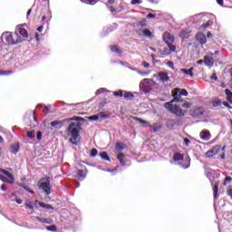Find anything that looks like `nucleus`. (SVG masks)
Returning a JSON list of instances; mask_svg holds the SVG:
<instances>
[{"label": "nucleus", "instance_id": "f257e3e1", "mask_svg": "<svg viewBox=\"0 0 232 232\" xmlns=\"http://www.w3.org/2000/svg\"><path fill=\"white\" fill-rule=\"evenodd\" d=\"M81 122H73L71 121L67 127V135L68 137H71L69 141H71L72 144H74L77 146L79 144V141L81 140L80 137L81 135V128H82Z\"/></svg>", "mask_w": 232, "mask_h": 232}, {"label": "nucleus", "instance_id": "f03ea898", "mask_svg": "<svg viewBox=\"0 0 232 232\" xmlns=\"http://www.w3.org/2000/svg\"><path fill=\"white\" fill-rule=\"evenodd\" d=\"M173 160H174V162H179V166H181V168H183V169H188V168H189V166H191V159L186 158L184 160V154H180L179 152H177L173 155Z\"/></svg>", "mask_w": 232, "mask_h": 232}, {"label": "nucleus", "instance_id": "7ed1b4c3", "mask_svg": "<svg viewBox=\"0 0 232 232\" xmlns=\"http://www.w3.org/2000/svg\"><path fill=\"white\" fill-rule=\"evenodd\" d=\"M24 26H26V24L16 26L14 37H16L18 43H23V41H26V39H28V31H26Z\"/></svg>", "mask_w": 232, "mask_h": 232}, {"label": "nucleus", "instance_id": "20e7f679", "mask_svg": "<svg viewBox=\"0 0 232 232\" xmlns=\"http://www.w3.org/2000/svg\"><path fill=\"white\" fill-rule=\"evenodd\" d=\"M1 41L4 44H19V41L15 34H13L11 32H5L1 35Z\"/></svg>", "mask_w": 232, "mask_h": 232}, {"label": "nucleus", "instance_id": "39448f33", "mask_svg": "<svg viewBox=\"0 0 232 232\" xmlns=\"http://www.w3.org/2000/svg\"><path fill=\"white\" fill-rule=\"evenodd\" d=\"M37 186L38 188H41V189H43V191L46 195H50L52 193V185H50V177L42 178L40 180H38Z\"/></svg>", "mask_w": 232, "mask_h": 232}, {"label": "nucleus", "instance_id": "423d86ee", "mask_svg": "<svg viewBox=\"0 0 232 232\" xmlns=\"http://www.w3.org/2000/svg\"><path fill=\"white\" fill-rule=\"evenodd\" d=\"M221 146L220 145H215L211 148V150H208L205 153L206 159H213L216 155H218L220 153Z\"/></svg>", "mask_w": 232, "mask_h": 232}, {"label": "nucleus", "instance_id": "0eeeda50", "mask_svg": "<svg viewBox=\"0 0 232 232\" xmlns=\"http://www.w3.org/2000/svg\"><path fill=\"white\" fill-rule=\"evenodd\" d=\"M164 43L166 44H173L175 43V36L169 32H165L162 35Z\"/></svg>", "mask_w": 232, "mask_h": 232}, {"label": "nucleus", "instance_id": "6e6552de", "mask_svg": "<svg viewBox=\"0 0 232 232\" xmlns=\"http://www.w3.org/2000/svg\"><path fill=\"white\" fill-rule=\"evenodd\" d=\"M171 113H174V115H177L178 117H184L188 113L187 111L182 110V108L174 105V107L171 109Z\"/></svg>", "mask_w": 232, "mask_h": 232}, {"label": "nucleus", "instance_id": "1a4fd4ad", "mask_svg": "<svg viewBox=\"0 0 232 232\" xmlns=\"http://www.w3.org/2000/svg\"><path fill=\"white\" fill-rule=\"evenodd\" d=\"M225 93L227 95L226 102H222L223 106H225V108H227L229 106V104H232V92L229 89H226L225 90Z\"/></svg>", "mask_w": 232, "mask_h": 232}, {"label": "nucleus", "instance_id": "9d476101", "mask_svg": "<svg viewBox=\"0 0 232 232\" xmlns=\"http://www.w3.org/2000/svg\"><path fill=\"white\" fill-rule=\"evenodd\" d=\"M190 115L192 117H195L196 119H198V117H202V115H204V108L198 107V108L190 111Z\"/></svg>", "mask_w": 232, "mask_h": 232}, {"label": "nucleus", "instance_id": "9b49d317", "mask_svg": "<svg viewBox=\"0 0 232 232\" xmlns=\"http://www.w3.org/2000/svg\"><path fill=\"white\" fill-rule=\"evenodd\" d=\"M110 115L106 114L105 112H99L96 115H92L88 117L89 121H99V119H109Z\"/></svg>", "mask_w": 232, "mask_h": 232}, {"label": "nucleus", "instance_id": "f8f14e48", "mask_svg": "<svg viewBox=\"0 0 232 232\" xmlns=\"http://www.w3.org/2000/svg\"><path fill=\"white\" fill-rule=\"evenodd\" d=\"M180 88H175L174 89V93L172 95L173 97V100H172V102H183L184 100H181V95H180Z\"/></svg>", "mask_w": 232, "mask_h": 232}, {"label": "nucleus", "instance_id": "ddd939ff", "mask_svg": "<svg viewBox=\"0 0 232 232\" xmlns=\"http://www.w3.org/2000/svg\"><path fill=\"white\" fill-rule=\"evenodd\" d=\"M196 41L199 43V44H206V43H208V37L204 33H198L196 34Z\"/></svg>", "mask_w": 232, "mask_h": 232}, {"label": "nucleus", "instance_id": "4468645a", "mask_svg": "<svg viewBox=\"0 0 232 232\" xmlns=\"http://www.w3.org/2000/svg\"><path fill=\"white\" fill-rule=\"evenodd\" d=\"M191 29H184L180 31L179 37H181V39H189V37H191Z\"/></svg>", "mask_w": 232, "mask_h": 232}, {"label": "nucleus", "instance_id": "2eb2a0df", "mask_svg": "<svg viewBox=\"0 0 232 232\" xmlns=\"http://www.w3.org/2000/svg\"><path fill=\"white\" fill-rule=\"evenodd\" d=\"M199 135L201 140H210L211 139V132H209L208 130H203Z\"/></svg>", "mask_w": 232, "mask_h": 232}, {"label": "nucleus", "instance_id": "dca6fc26", "mask_svg": "<svg viewBox=\"0 0 232 232\" xmlns=\"http://www.w3.org/2000/svg\"><path fill=\"white\" fill-rule=\"evenodd\" d=\"M1 173H3L4 175H5V177H8V179H10V181H7L8 184H14V182H15V179L14 178V175L12 173H10L8 170H5L2 169Z\"/></svg>", "mask_w": 232, "mask_h": 232}, {"label": "nucleus", "instance_id": "f3484780", "mask_svg": "<svg viewBox=\"0 0 232 232\" xmlns=\"http://www.w3.org/2000/svg\"><path fill=\"white\" fill-rule=\"evenodd\" d=\"M204 63H205L206 66L211 67V66H213V64H215V60L211 56L206 55V56H204Z\"/></svg>", "mask_w": 232, "mask_h": 232}, {"label": "nucleus", "instance_id": "a211bd4d", "mask_svg": "<svg viewBox=\"0 0 232 232\" xmlns=\"http://www.w3.org/2000/svg\"><path fill=\"white\" fill-rule=\"evenodd\" d=\"M36 220H38L39 222H42L43 224H53V219H52L51 218H41V217H36L35 218Z\"/></svg>", "mask_w": 232, "mask_h": 232}, {"label": "nucleus", "instance_id": "6ab92c4d", "mask_svg": "<svg viewBox=\"0 0 232 232\" xmlns=\"http://www.w3.org/2000/svg\"><path fill=\"white\" fill-rule=\"evenodd\" d=\"M211 105L213 108H219V106H222V100H220V98H214L211 101Z\"/></svg>", "mask_w": 232, "mask_h": 232}, {"label": "nucleus", "instance_id": "aec40b11", "mask_svg": "<svg viewBox=\"0 0 232 232\" xmlns=\"http://www.w3.org/2000/svg\"><path fill=\"white\" fill-rule=\"evenodd\" d=\"M35 203L38 204V206H40V208H44V209H54L52 205L50 204H46L43 201H39V200H35Z\"/></svg>", "mask_w": 232, "mask_h": 232}, {"label": "nucleus", "instance_id": "412c9836", "mask_svg": "<svg viewBox=\"0 0 232 232\" xmlns=\"http://www.w3.org/2000/svg\"><path fill=\"white\" fill-rule=\"evenodd\" d=\"M126 148H128L127 144H124L122 142H116V145H115L116 151H122L126 150Z\"/></svg>", "mask_w": 232, "mask_h": 232}, {"label": "nucleus", "instance_id": "4be33fe9", "mask_svg": "<svg viewBox=\"0 0 232 232\" xmlns=\"http://www.w3.org/2000/svg\"><path fill=\"white\" fill-rule=\"evenodd\" d=\"M159 79L160 81H162V82H168V81H169V76H168V73L161 72L159 73Z\"/></svg>", "mask_w": 232, "mask_h": 232}, {"label": "nucleus", "instance_id": "5701e85b", "mask_svg": "<svg viewBox=\"0 0 232 232\" xmlns=\"http://www.w3.org/2000/svg\"><path fill=\"white\" fill-rule=\"evenodd\" d=\"M71 121H76V122H84V118L79 117V116H74L70 119H65L63 122H71Z\"/></svg>", "mask_w": 232, "mask_h": 232}, {"label": "nucleus", "instance_id": "b1692460", "mask_svg": "<svg viewBox=\"0 0 232 232\" xmlns=\"http://www.w3.org/2000/svg\"><path fill=\"white\" fill-rule=\"evenodd\" d=\"M124 99H127V101H133L135 99V95H133L130 92L124 91L123 92Z\"/></svg>", "mask_w": 232, "mask_h": 232}, {"label": "nucleus", "instance_id": "393cba45", "mask_svg": "<svg viewBox=\"0 0 232 232\" xmlns=\"http://www.w3.org/2000/svg\"><path fill=\"white\" fill-rule=\"evenodd\" d=\"M193 70H195V68L191 67L189 69H181L180 72H181V73L189 75V77H193Z\"/></svg>", "mask_w": 232, "mask_h": 232}, {"label": "nucleus", "instance_id": "a878e982", "mask_svg": "<svg viewBox=\"0 0 232 232\" xmlns=\"http://www.w3.org/2000/svg\"><path fill=\"white\" fill-rule=\"evenodd\" d=\"M150 128L152 131H154V133H157V131H160V130L162 129V126L160 125V123H154L150 125Z\"/></svg>", "mask_w": 232, "mask_h": 232}, {"label": "nucleus", "instance_id": "bb28decb", "mask_svg": "<svg viewBox=\"0 0 232 232\" xmlns=\"http://www.w3.org/2000/svg\"><path fill=\"white\" fill-rule=\"evenodd\" d=\"M117 159L120 161L121 166H126V161H124V153L120 152L117 155Z\"/></svg>", "mask_w": 232, "mask_h": 232}, {"label": "nucleus", "instance_id": "cd10ccee", "mask_svg": "<svg viewBox=\"0 0 232 232\" xmlns=\"http://www.w3.org/2000/svg\"><path fill=\"white\" fill-rule=\"evenodd\" d=\"M111 51L113 52V53H118L119 55H122V50H121L119 45L111 46Z\"/></svg>", "mask_w": 232, "mask_h": 232}, {"label": "nucleus", "instance_id": "c85d7f7f", "mask_svg": "<svg viewBox=\"0 0 232 232\" xmlns=\"http://www.w3.org/2000/svg\"><path fill=\"white\" fill-rule=\"evenodd\" d=\"M19 151V143H14L11 145V153H17Z\"/></svg>", "mask_w": 232, "mask_h": 232}, {"label": "nucleus", "instance_id": "c756f323", "mask_svg": "<svg viewBox=\"0 0 232 232\" xmlns=\"http://www.w3.org/2000/svg\"><path fill=\"white\" fill-rule=\"evenodd\" d=\"M164 106L167 110H169V111H171V110H173V108H175V105H173L172 100L170 102H165Z\"/></svg>", "mask_w": 232, "mask_h": 232}, {"label": "nucleus", "instance_id": "7c9ffc66", "mask_svg": "<svg viewBox=\"0 0 232 232\" xmlns=\"http://www.w3.org/2000/svg\"><path fill=\"white\" fill-rule=\"evenodd\" d=\"M35 204H37L35 201H27L25 202L24 206L28 209H32V211H34V206H35Z\"/></svg>", "mask_w": 232, "mask_h": 232}, {"label": "nucleus", "instance_id": "2f4dec72", "mask_svg": "<svg viewBox=\"0 0 232 232\" xmlns=\"http://www.w3.org/2000/svg\"><path fill=\"white\" fill-rule=\"evenodd\" d=\"M76 175L77 177H79V179H82V180H84V179H86V174L82 169H78Z\"/></svg>", "mask_w": 232, "mask_h": 232}, {"label": "nucleus", "instance_id": "473e14b6", "mask_svg": "<svg viewBox=\"0 0 232 232\" xmlns=\"http://www.w3.org/2000/svg\"><path fill=\"white\" fill-rule=\"evenodd\" d=\"M142 34H143L144 37H150V39H151V37H153V34L148 28L144 29L142 31Z\"/></svg>", "mask_w": 232, "mask_h": 232}, {"label": "nucleus", "instance_id": "72a5a7b5", "mask_svg": "<svg viewBox=\"0 0 232 232\" xmlns=\"http://www.w3.org/2000/svg\"><path fill=\"white\" fill-rule=\"evenodd\" d=\"M218 183H215L213 192H214V198L217 199L218 198Z\"/></svg>", "mask_w": 232, "mask_h": 232}, {"label": "nucleus", "instance_id": "f704fd0d", "mask_svg": "<svg viewBox=\"0 0 232 232\" xmlns=\"http://www.w3.org/2000/svg\"><path fill=\"white\" fill-rule=\"evenodd\" d=\"M100 157L103 160H107L108 162H110V156L108 155V152L103 151L100 153Z\"/></svg>", "mask_w": 232, "mask_h": 232}, {"label": "nucleus", "instance_id": "c9c22d12", "mask_svg": "<svg viewBox=\"0 0 232 232\" xmlns=\"http://www.w3.org/2000/svg\"><path fill=\"white\" fill-rule=\"evenodd\" d=\"M133 121H136L139 124H141L142 126H146V124H148L147 121H144L139 117H133Z\"/></svg>", "mask_w": 232, "mask_h": 232}, {"label": "nucleus", "instance_id": "e433bc0d", "mask_svg": "<svg viewBox=\"0 0 232 232\" xmlns=\"http://www.w3.org/2000/svg\"><path fill=\"white\" fill-rule=\"evenodd\" d=\"M66 122H68V121H64V120L63 121H53L51 122V126L53 128H55V126H59V124H64Z\"/></svg>", "mask_w": 232, "mask_h": 232}, {"label": "nucleus", "instance_id": "4c0bfd02", "mask_svg": "<svg viewBox=\"0 0 232 232\" xmlns=\"http://www.w3.org/2000/svg\"><path fill=\"white\" fill-rule=\"evenodd\" d=\"M114 97H124V91L123 90H118L113 92Z\"/></svg>", "mask_w": 232, "mask_h": 232}, {"label": "nucleus", "instance_id": "58836bf2", "mask_svg": "<svg viewBox=\"0 0 232 232\" xmlns=\"http://www.w3.org/2000/svg\"><path fill=\"white\" fill-rule=\"evenodd\" d=\"M99 0H85L83 2L84 5H90L91 6H93L95 5H97Z\"/></svg>", "mask_w": 232, "mask_h": 232}, {"label": "nucleus", "instance_id": "ea45409f", "mask_svg": "<svg viewBox=\"0 0 232 232\" xmlns=\"http://www.w3.org/2000/svg\"><path fill=\"white\" fill-rule=\"evenodd\" d=\"M171 52L169 51V47H164L162 51H160L161 55H169Z\"/></svg>", "mask_w": 232, "mask_h": 232}, {"label": "nucleus", "instance_id": "a19ab883", "mask_svg": "<svg viewBox=\"0 0 232 232\" xmlns=\"http://www.w3.org/2000/svg\"><path fill=\"white\" fill-rule=\"evenodd\" d=\"M170 53H173L177 50V46L173 44H167Z\"/></svg>", "mask_w": 232, "mask_h": 232}, {"label": "nucleus", "instance_id": "79ce46f5", "mask_svg": "<svg viewBox=\"0 0 232 232\" xmlns=\"http://www.w3.org/2000/svg\"><path fill=\"white\" fill-rule=\"evenodd\" d=\"M232 179L229 176H227L225 178V180L223 182V186H227V184H231Z\"/></svg>", "mask_w": 232, "mask_h": 232}, {"label": "nucleus", "instance_id": "37998d69", "mask_svg": "<svg viewBox=\"0 0 232 232\" xmlns=\"http://www.w3.org/2000/svg\"><path fill=\"white\" fill-rule=\"evenodd\" d=\"M138 26H140L141 28H146L148 26V24H146V20H140L139 23H138Z\"/></svg>", "mask_w": 232, "mask_h": 232}, {"label": "nucleus", "instance_id": "c03bdc74", "mask_svg": "<svg viewBox=\"0 0 232 232\" xmlns=\"http://www.w3.org/2000/svg\"><path fill=\"white\" fill-rule=\"evenodd\" d=\"M47 231L56 232L57 227L55 225H52L46 227Z\"/></svg>", "mask_w": 232, "mask_h": 232}, {"label": "nucleus", "instance_id": "a18cd8bd", "mask_svg": "<svg viewBox=\"0 0 232 232\" xmlns=\"http://www.w3.org/2000/svg\"><path fill=\"white\" fill-rule=\"evenodd\" d=\"M179 93L183 97H188V91L186 89H179Z\"/></svg>", "mask_w": 232, "mask_h": 232}, {"label": "nucleus", "instance_id": "49530a36", "mask_svg": "<svg viewBox=\"0 0 232 232\" xmlns=\"http://www.w3.org/2000/svg\"><path fill=\"white\" fill-rule=\"evenodd\" d=\"M28 139H34L35 137V130L27 131Z\"/></svg>", "mask_w": 232, "mask_h": 232}, {"label": "nucleus", "instance_id": "de8ad7c7", "mask_svg": "<svg viewBox=\"0 0 232 232\" xmlns=\"http://www.w3.org/2000/svg\"><path fill=\"white\" fill-rule=\"evenodd\" d=\"M181 107L189 110V108H191V102H185L183 104H181Z\"/></svg>", "mask_w": 232, "mask_h": 232}, {"label": "nucleus", "instance_id": "09e8293b", "mask_svg": "<svg viewBox=\"0 0 232 232\" xmlns=\"http://www.w3.org/2000/svg\"><path fill=\"white\" fill-rule=\"evenodd\" d=\"M98 153H99V150H97V149H92L91 150V157H97Z\"/></svg>", "mask_w": 232, "mask_h": 232}, {"label": "nucleus", "instance_id": "8fccbe9b", "mask_svg": "<svg viewBox=\"0 0 232 232\" xmlns=\"http://www.w3.org/2000/svg\"><path fill=\"white\" fill-rule=\"evenodd\" d=\"M43 113H44V115H48V113H50V109L48 106H44L43 108Z\"/></svg>", "mask_w": 232, "mask_h": 232}, {"label": "nucleus", "instance_id": "3c124183", "mask_svg": "<svg viewBox=\"0 0 232 232\" xmlns=\"http://www.w3.org/2000/svg\"><path fill=\"white\" fill-rule=\"evenodd\" d=\"M0 180H2V182H6L7 184L8 182H10V179H8L6 177H5L2 174H0Z\"/></svg>", "mask_w": 232, "mask_h": 232}, {"label": "nucleus", "instance_id": "603ef678", "mask_svg": "<svg viewBox=\"0 0 232 232\" xmlns=\"http://www.w3.org/2000/svg\"><path fill=\"white\" fill-rule=\"evenodd\" d=\"M105 91V88H100L96 91L95 95H101V93H104Z\"/></svg>", "mask_w": 232, "mask_h": 232}, {"label": "nucleus", "instance_id": "864d4df0", "mask_svg": "<svg viewBox=\"0 0 232 232\" xmlns=\"http://www.w3.org/2000/svg\"><path fill=\"white\" fill-rule=\"evenodd\" d=\"M108 100L107 99H103V101L102 102H100V108H104V106H106V104H108Z\"/></svg>", "mask_w": 232, "mask_h": 232}, {"label": "nucleus", "instance_id": "5fc2aeb1", "mask_svg": "<svg viewBox=\"0 0 232 232\" xmlns=\"http://www.w3.org/2000/svg\"><path fill=\"white\" fill-rule=\"evenodd\" d=\"M36 139H37V140H41L43 139V132L37 131Z\"/></svg>", "mask_w": 232, "mask_h": 232}, {"label": "nucleus", "instance_id": "6e6d98bb", "mask_svg": "<svg viewBox=\"0 0 232 232\" xmlns=\"http://www.w3.org/2000/svg\"><path fill=\"white\" fill-rule=\"evenodd\" d=\"M142 0H131L130 5H140Z\"/></svg>", "mask_w": 232, "mask_h": 232}, {"label": "nucleus", "instance_id": "4d7b16f0", "mask_svg": "<svg viewBox=\"0 0 232 232\" xmlns=\"http://www.w3.org/2000/svg\"><path fill=\"white\" fill-rule=\"evenodd\" d=\"M167 65L169 66V68H171V70L175 69V64H173V62L169 61L167 63Z\"/></svg>", "mask_w": 232, "mask_h": 232}, {"label": "nucleus", "instance_id": "13d9d810", "mask_svg": "<svg viewBox=\"0 0 232 232\" xmlns=\"http://www.w3.org/2000/svg\"><path fill=\"white\" fill-rule=\"evenodd\" d=\"M227 191V195L232 199V188L229 187Z\"/></svg>", "mask_w": 232, "mask_h": 232}, {"label": "nucleus", "instance_id": "bf43d9fd", "mask_svg": "<svg viewBox=\"0 0 232 232\" xmlns=\"http://www.w3.org/2000/svg\"><path fill=\"white\" fill-rule=\"evenodd\" d=\"M183 140H184L185 146H189V144H191V141L188 138H185Z\"/></svg>", "mask_w": 232, "mask_h": 232}, {"label": "nucleus", "instance_id": "052dcab7", "mask_svg": "<svg viewBox=\"0 0 232 232\" xmlns=\"http://www.w3.org/2000/svg\"><path fill=\"white\" fill-rule=\"evenodd\" d=\"M24 189H25V191H28V193H31V195H34L35 194V192L33 189H31L30 188H28V187H25Z\"/></svg>", "mask_w": 232, "mask_h": 232}, {"label": "nucleus", "instance_id": "680f3d73", "mask_svg": "<svg viewBox=\"0 0 232 232\" xmlns=\"http://www.w3.org/2000/svg\"><path fill=\"white\" fill-rule=\"evenodd\" d=\"M149 3H151L152 5H159L160 3V0H147Z\"/></svg>", "mask_w": 232, "mask_h": 232}, {"label": "nucleus", "instance_id": "e2e57ef3", "mask_svg": "<svg viewBox=\"0 0 232 232\" xmlns=\"http://www.w3.org/2000/svg\"><path fill=\"white\" fill-rule=\"evenodd\" d=\"M33 119L35 122H37V111H33Z\"/></svg>", "mask_w": 232, "mask_h": 232}, {"label": "nucleus", "instance_id": "0e129e2a", "mask_svg": "<svg viewBox=\"0 0 232 232\" xmlns=\"http://www.w3.org/2000/svg\"><path fill=\"white\" fill-rule=\"evenodd\" d=\"M210 79H211V81H218V77L217 76L216 73L212 74Z\"/></svg>", "mask_w": 232, "mask_h": 232}, {"label": "nucleus", "instance_id": "69168bd1", "mask_svg": "<svg viewBox=\"0 0 232 232\" xmlns=\"http://www.w3.org/2000/svg\"><path fill=\"white\" fill-rule=\"evenodd\" d=\"M208 26H209V23H205V24H202L201 28L203 30H206L208 28Z\"/></svg>", "mask_w": 232, "mask_h": 232}, {"label": "nucleus", "instance_id": "338daca9", "mask_svg": "<svg viewBox=\"0 0 232 232\" xmlns=\"http://www.w3.org/2000/svg\"><path fill=\"white\" fill-rule=\"evenodd\" d=\"M142 66H143L144 68H150V63H149L148 62H143V63H142Z\"/></svg>", "mask_w": 232, "mask_h": 232}, {"label": "nucleus", "instance_id": "774afa93", "mask_svg": "<svg viewBox=\"0 0 232 232\" xmlns=\"http://www.w3.org/2000/svg\"><path fill=\"white\" fill-rule=\"evenodd\" d=\"M1 189H2V191H7L8 188H6L5 184H2Z\"/></svg>", "mask_w": 232, "mask_h": 232}]
</instances>
